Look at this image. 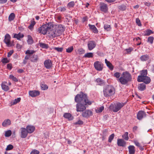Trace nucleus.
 I'll use <instances>...</instances> for the list:
<instances>
[{
    "mask_svg": "<svg viewBox=\"0 0 154 154\" xmlns=\"http://www.w3.org/2000/svg\"><path fill=\"white\" fill-rule=\"evenodd\" d=\"M17 72L20 73H22L24 72V70L23 69H19L17 70Z\"/></svg>",
    "mask_w": 154,
    "mask_h": 154,
    "instance_id": "nucleus-63",
    "label": "nucleus"
},
{
    "mask_svg": "<svg viewBox=\"0 0 154 154\" xmlns=\"http://www.w3.org/2000/svg\"><path fill=\"white\" fill-rule=\"evenodd\" d=\"M88 49L91 50L95 47L96 44L94 41H90L88 42Z\"/></svg>",
    "mask_w": 154,
    "mask_h": 154,
    "instance_id": "nucleus-17",
    "label": "nucleus"
},
{
    "mask_svg": "<svg viewBox=\"0 0 154 154\" xmlns=\"http://www.w3.org/2000/svg\"><path fill=\"white\" fill-rule=\"evenodd\" d=\"M21 100L20 97L17 98V99H15L13 102V105H14L19 102Z\"/></svg>",
    "mask_w": 154,
    "mask_h": 154,
    "instance_id": "nucleus-44",
    "label": "nucleus"
},
{
    "mask_svg": "<svg viewBox=\"0 0 154 154\" xmlns=\"http://www.w3.org/2000/svg\"><path fill=\"white\" fill-rule=\"evenodd\" d=\"M132 80V77L131 75L127 72H123L121 75V76L118 79V81L121 83L123 85H125L128 84Z\"/></svg>",
    "mask_w": 154,
    "mask_h": 154,
    "instance_id": "nucleus-2",
    "label": "nucleus"
},
{
    "mask_svg": "<svg viewBox=\"0 0 154 154\" xmlns=\"http://www.w3.org/2000/svg\"><path fill=\"white\" fill-rule=\"evenodd\" d=\"M121 75V74L119 72H116L114 74V76L117 78H119Z\"/></svg>",
    "mask_w": 154,
    "mask_h": 154,
    "instance_id": "nucleus-50",
    "label": "nucleus"
},
{
    "mask_svg": "<svg viewBox=\"0 0 154 154\" xmlns=\"http://www.w3.org/2000/svg\"><path fill=\"white\" fill-rule=\"evenodd\" d=\"M126 7L125 6L123 5H121L119 6V8L120 10H121L122 11H124L126 9Z\"/></svg>",
    "mask_w": 154,
    "mask_h": 154,
    "instance_id": "nucleus-54",
    "label": "nucleus"
},
{
    "mask_svg": "<svg viewBox=\"0 0 154 154\" xmlns=\"http://www.w3.org/2000/svg\"><path fill=\"white\" fill-rule=\"evenodd\" d=\"M21 130V137L22 138H26L28 133L26 128H22L20 129Z\"/></svg>",
    "mask_w": 154,
    "mask_h": 154,
    "instance_id": "nucleus-13",
    "label": "nucleus"
},
{
    "mask_svg": "<svg viewBox=\"0 0 154 154\" xmlns=\"http://www.w3.org/2000/svg\"><path fill=\"white\" fill-rule=\"evenodd\" d=\"M53 49L57 51V52H62L63 50V48L62 47H54Z\"/></svg>",
    "mask_w": 154,
    "mask_h": 154,
    "instance_id": "nucleus-38",
    "label": "nucleus"
},
{
    "mask_svg": "<svg viewBox=\"0 0 154 154\" xmlns=\"http://www.w3.org/2000/svg\"><path fill=\"white\" fill-rule=\"evenodd\" d=\"M105 62L108 67H112V64L106 59H105Z\"/></svg>",
    "mask_w": 154,
    "mask_h": 154,
    "instance_id": "nucleus-45",
    "label": "nucleus"
},
{
    "mask_svg": "<svg viewBox=\"0 0 154 154\" xmlns=\"http://www.w3.org/2000/svg\"><path fill=\"white\" fill-rule=\"evenodd\" d=\"M23 34L20 32L18 34H15L14 35V38H17L18 40H20V38H23Z\"/></svg>",
    "mask_w": 154,
    "mask_h": 154,
    "instance_id": "nucleus-23",
    "label": "nucleus"
},
{
    "mask_svg": "<svg viewBox=\"0 0 154 154\" xmlns=\"http://www.w3.org/2000/svg\"><path fill=\"white\" fill-rule=\"evenodd\" d=\"M13 51L11 50V51H10L8 53L7 57H10L11 55L13 54Z\"/></svg>",
    "mask_w": 154,
    "mask_h": 154,
    "instance_id": "nucleus-59",
    "label": "nucleus"
},
{
    "mask_svg": "<svg viewBox=\"0 0 154 154\" xmlns=\"http://www.w3.org/2000/svg\"><path fill=\"white\" fill-rule=\"evenodd\" d=\"M93 56V54L92 53H86L84 56V57L87 58H91Z\"/></svg>",
    "mask_w": 154,
    "mask_h": 154,
    "instance_id": "nucleus-31",
    "label": "nucleus"
},
{
    "mask_svg": "<svg viewBox=\"0 0 154 154\" xmlns=\"http://www.w3.org/2000/svg\"><path fill=\"white\" fill-rule=\"evenodd\" d=\"M104 107L103 106H101L99 108H98L96 110V112L97 113L101 112L103 110Z\"/></svg>",
    "mask_w": 154,
    "mask_h": 154,
    "instance_id": "nucleus-47",
    "label": "nucleus"
},
{
    "mask_svg": "<svg viewBox=\"0 0 154 154\" xmlns=\"http://www.w3.org/2000/svg\"><path fill=\"white\" fill-rule=\"evenodd\" d=\"M117 144L119 146L124 147L126 145V142L124 140L122 139H117Z\"/></svg>",
    "mask_w": 154,
    "mask_h": 154,
    "instance_id": "nucleus-15",
    "label": "nucleus"
},
{
    "mask_svg": "<svg viewBox=\"0 0 154 154\" xmlns=\"http://www.w3.org/2000/svg\"><path fill=\"white\" fill-rule=\"evenodd\" d=\"M114 136L115 134L114 133L110 135L109 137L108 140V142L109 143L111 142L114 139Z\"/></svg>",
    "mask_w": 154,
    "mask_h": 154,
    "instance_id": "nucleus-41",
    "label": "nucleus"
},
{
    "mask_svg": "<svg viewBox=\"0 0 154 154\" xmlns=\"http://www.w3.org/2000/svg\"><path fill=\"white\" fill-rule=\"evenodd\" d=\"M96 82L97 83L98 85H101L104 83L103 80H102L100 78H98L96 79Z\"/></svg>",
    "mask_w": 154,
    "mask_h": 154,
    "instance_id": "nucleus-29",
    "label": "nucleus"
},
{
    "mask_svg": "<svg viewBox=\"0 0 154 154\" xmlns=\"http://www.w3.org/2000/svg\"><path fill=\"white\" fill-rule=\"evenodd\" d=\"M2 62L3 63H7L8 62H9V60L6 58H4L2 60Z\"/></svg>",
    "mask_w": 154,
    "mask_h": 154,
    "instance_id": "nucleus-58",
    "label": "nucleus"
},
{
    "mask_svg": "<svg viewBox=\"0 0 154 154\" xmlns=\"http://www.w3.org/2000/svg\"><path fill=\"white\" fill-rule=\"evenodd\" d=\"M35 51L33 50H28L26 51V54H32L35 52Z\"/></svg>",
    "mask_w": 154,
    "mask_h": 154,
    "instance_id": "nucleus-53",
    "label": "nucleus"
},
{
    "mask_svg": "<svg viewBox=\"0 0 154 154\" xmlns=\"http://www.w3.org/2000/svg\"><path fill=\"white\" fill-rule=\"evenodd\" d=\"M128 133L125 132L124 134L122 135V137L125 140H128L129 139L128 137Z\"/></svg>",
    "mask_w": 154,
    "mask_h": 154,
    "instance_id": "nucleus-37",
    "label": "nucleus"
},
{
    "mask_svg": "<svg viewBox=\"0 0 154 154\" xmlns=\"http://www.w3.org/2000/svg\"><path fill=\"white\" fill-rule=\"evenodd\" d=\"M2 89L5 91H7L10 89L9 87L7 85V83L6 82H3L1 84Z\"/></svg>",
    "mask_w": 154,
    "mask_h": 154,
    "instance_id": "nucleus-14",
    "label": "nucleus"
},
{
    "mask_svg": "<svg viewBox=\"0 0 154 154\" xmlns=\"http://www.w3.org/2000/svg\"><path fill=\"white\" fill-rule=\"evenodd\" d=\"M134 143L136 146H137L138 147L140 146V143L139 142H137V141H135L134 142Z\"/></svg>",
    "mask_w": 154,
    "mask_h": 154,
    "instance_id": "nucleus-62",
    "label": "nucleus"
},
{
    "mask_svg": "<svg viewBox=\"0 0 154 154\" xmlns=\"http://www.w3.org/2000/svg\"><path fill=\"white\" fill-rule=\"evenodd\" d=\"M94 67H103V64L101 62L99 61H97L94 62Z\"/></svg>",
    "mask_w": 154,
    "mask_h": 154,
    "instance_id": "nucleus-24",
    "label": "nucleus"
},
{
    "mask_svg": "<svg viewBox=\"0 0 154 154\" xmlns=\"http://www.w3.org/2000/svg\"><path fill=\"white\" fill-rule=\"evenodd\" d=\"M35 129L34 126L28 125L26 127V129L29 133H31L34 131Z\"/></svg>",
    "mask_w": 154,
    "mask_h": 154,
    "instance_id": "nucleus-18",
    "label": "nucleus"
},
{
    "mask_svg": "<svg viewBox=\"0 0 154 154\" xmlns=\"http://www.w3.org/2000/svg\"><path fill=\"white\" fill-rule=\"evenodd\" d=\"M29 94L31 97H35L40 94V92L37 91H31L29 92Z\"/></svg>",
    "mask_w": 154,
    "mask_h": 154,
    "instance_id": "nucleus-16",
    "label": "nucleus"
},
{
    "mask_svg": "<svg viewBox=\"0 0 154 154\" xmlns=\"http://www.w3.org/2000/svg\"><path fill=\"white\" fill-rule=\"evenodd\" d=\"M136 23L139 26H141V24L140 22V20L138 18H136Z\"/></svg>",
    "mask_w": 154,
    "mask_h": 154,
    "instance_id": "nucleus-56",
    "label": "nucleus"
},
{
    "mask_svg": "<svg viewBox=\"0 0 154 154\" xmlns=\"http://www.w3.org/2000/svg\"><path fill=\"white\" fill-rule=\"evenodd\" d=\"M49 34L50 36L53 38L57 37L60 35L54 26L53 27L49 30Z\"/></svg>",
    "mask_w": 154,
    "mask_h": 154,
    "instance_id": "nucleus-7",
    "label": "nucleus"
},
{
    "mask_svg": "<svg viewBox=\"0 0 154 154\" xmlns=\"http://www.w3.org/2000/svg\"><path fill=\"white\" fill-rule=\"evenodd\" d=\"M141 75H139L138 76H142V77H145L147 76V71L146 69L143 70L141 72Z\"/></svg>",
    "mask_w": 154,
    "mask_h": 154,
    "instance_id": "nucleus-30",
    "label": "nucleus"
},
{
    "mask_svg": "<svg viewBox=\"0 0 154 154\" xmlns=\"http://www.w3.org/2000/svg\"><path fill=\"white\" fill-rule=\"evenodd\" d=\"M11 38L10 35L8 34H6L5 35L4 41L8 47H10L11 46Z\"/></svg>",
    "mask_w": 154,
    "mask_h": 154,
    "instance_id": "nucleus-8",
    "label": "nucleus"
},
{
    "mask_svg": "<svg viewBox=\"0 0 154 154\" xmlns=\"http://www.w3.org/2000/svg\"><path fill=\"white\" fill-rule=\"evenodd\" d=\"M38 60V56L36 55H34L33 56L31 57V60L33 62H36Z\"/></svg>",
    "mask_w": 154,
    "mask_h": 154,
    "instance_id": "nucleus-32",
    "label": "nucleus"
},
{
    "mask_svg": "<svg viewBox=\"0 0 154 154\" xmlns=\"http://www.w3.org/2000/svg\"><path fill=\"white\" fill-rule=\"evenodd\" d=\"M27 42L29 44H31L33 43V40L32 37L30 35L28 36Z\"/></svg>",
    "mask_w": 154,
    "mask_h": 154,
    "instance_id": "nucleus-33",
    "label": "nucleus"
},
{
    "mask_svg": "<svg viewBox=\"0 0 154 154\" xmlns=\"http://www.w3.org/2000/svg\"><path fill=\"white\" fill-rule=\"evenodd\" d=\"M125 105L123 103L118 102L116 103L111 104L109 106V109L114 112H117Z\"/></svg>",
    "mask_w": 154,
    "mask_h": 154,
    "instance_id": "nucleus-5",
    "label": "nucleus"
},
{
    "mask_svg": "<svg viewBox=\"0 0 154 154\" xmlns=\"http://www.w3.org/2000/svg\"><path fill=\"white\" fill-rule=\"evenodd\" d=\"M83 124V122L81 120H79L78 122L74 123L75 125H82Z\"/></svg>",
    "mask_w": 154,
    "mask_h": 154,
    "instance_id": "nucleus-55",
    "label": "nucleus"
},
{
    "mask_svg": "<svg viewBox=\"0 0 154 154\" xmlns=\"http://www.w3.org/2000/svg\"><path fill=\"white\" fill-rule=\"evenodd\" d=\"M90 28L92 30L93 32L94 33H97L98 31L94 25L89 24Z\"/></svg>",
    "mask_w": 154,
    "mask_h": 154,
    "instance_id": "nucleus-25",
    "label": "nucleus"
},
{
    "mask_svg": "<svg viewBox=\"0 0 154 154\" xmlns=\"http://www.w3.org/2000/svg\"><path fill=\"white\" fill-rule=\"evenodd\" d=\"M15 17V14L14 13H11L9 16L8 20L9 21H11L13 20Z\"/></svg>",
    "mask_w": 154,
    "mask_h": 154,
    "instance_id": "nucleus-34",
    "label": "nucleus"
},
{
    "mask_svg": "<svg viewBox=\"0 0 154 154\" xmlns=\"http://www.w3.org/2000/svg\"><path fill=\"white\" fill-rule=\"evenodd\" d=\"M9 78L10 79H12L13 81L14 82H17L18 81V80L17 78L12 75H10Z\"/></svg>",
    "mask_w": 154,
    "mask_h": 154,
    "instance_id": "nucleus-42",
    "label": "nucleus"
},
{
    "mask_svg": "<svg viewBox=\"0 0 154 154\" xmlns=\"http://www.w3.org/2000/svg\"><path fill=\"white\" fill-rule=\"evenodd\" d=\"M104 96L105 97L111 96L115 93V89L111 85H107L105 87L103 90Z\"/></svg>",
    "mask_w": 154,
    "mask_h": 154,
    "instance_id": "nucleus-4",
    "label": "nucleus"
},
{
    "mask_svg": "<svg viewBox=\"0 0 154 154\" xmlns=\"http://www.w3.org/2000/svg\"><path fill=\"white\" fill-rule=\"evenodd\" d=\"M154 38L152 36H150L148 37L147 39V42L152 44L153 43Z\"/></svg>",
    "mask_w": 154,
    "mask_h": 154,
    "instance_id": "nucleus-39",
    "label": "nucleus"
},
{
    "mask_svg": "<svg viewBox=\"0 0 154 154\" xmlns=\"http://www.w3.org/2000/svg\"><path fill=\"white\" fill-rule=\"evenodd\" d=\"M144 4L146 6H149L150 5L151 3L149 2H145Z\"/></svg>",
    "mask_w": 154,
    "mask_h": 154,
    "instance_id": "nucleus-64",
    "label": "nucleus"
},
{
    "mask_svg": "<svg viewBox=\"0 0 154 154\" xmlns=\"http://www.w3.org/2000/svg\"><path fill=\"white\" fill-rule=\"evenodd\" d=\"M75 5V3L74 2H71L69 3L67 5L68 8L73 7Z\"/></svg>",
    "mask_w": 154,
    "mask_h": 154,
    "instance_id": "nucleus-40",
    "label": "nucleus"
},
{
    "mask_svg": "<svg viewBox=\"0 0 154 154\" xmlns=\"http://www.w3.org/2000/svg\"><path fill=\"white\" fill-rule=\"evenodd\" d=\"M75 100L78 103L76 105V110L77 112H83L86 109V105H90L91 101L88 100L86 94L81 92L75 97Z\"/></svg>",
    "mask_w": 154,
    "mask_h": 154,
    "instance_id": "nucleus-1",
    "label": "nucleus"
},
{
    "mask_svg": "<svg viewBox=\"0 0 154 154\" xmlns=\"http://www.w3.org/2000/svg\"><path fill=\"white\" fill-rule=\"evenodd\" d=\"M73 50V46H71L66 49V52L67 53H71Z\"/></svg>",
    "mask_w": 154,
    "mask_h": 154,
    "instance_id": "nucleus-48",
    "label": "nucleus"
},
{
    "mask_svg": "<svg viewBox=\"0 0 154 154\" xmlns=\"http://www.w3.org/2000/svg\"><path fill=\"white\" fill-rule=\"evenodd\" d=\"M11 131L8 130L5 132V135L6 137H9L11 136Z\"/></svg>",
    "mask_w": 154,
    "mask_h": 154,
    "instance_id": "nucleus-36",
    "label": "nucleus"
},
{
    "mask_svg": "<svg viewBox=\"0 0 154 154\" xmlns=\"http://www.w3.org/2000/svg\"><path fill=\"white\" fill-rule=\"evenodd\" d=\"M13 148V146L11 144L8 145L6 148L7 150H9L12 149Z\"/></svg>",
    "mask_w": 154,
    "mask_h": 154,
    "instance_id": "nucleus-52",
    "label": "nucleus"
},
{
    "mask_svg": "<svg viewBox=\"0 0 154 154\" xmlns=\"http://www.w3.org/2000/svg\"><path fill=\"white\" fill-rule=\"evenodd\" d=\"M41 87L42 90H46L48 88V86L45 84H42L41 85Z\"/></svg>",
    "mask_w": 154,
    "mask_h": 154,
    "instance_id": "nucleus-46",
    "label": "nucleus"
},
{
    "mask_svg": "<svg viewBox=\"0 0 154 154\" xmlns=\"http://www.w3.org/2000/svg\"><path fill=\"white\" fill-rule=\"evenodd\" d=\"M92 115V112L90 110H87L82 112V116L86 118H88Z\"/></svg>",
    "mask_w": 154,
    "mask_h": 154,
    "instance_id": "nucleus-9",
    "label": "nucleus"
},
{
    "mask_svg": "<svg viewBox=\"0 0 154 154\" xmlns=\"http://www.w3.org/2000/svg\"><path fill=\"white\" fill-rule=\"evenodd\" d=\"M138 88L139 90L143 91L146 89V85L143 83L140 84L138 85Z\"/></svg>",
    "mask_w": 154,
    "mask_h": 154,
    "instance_id": "nucleus-22",
    "label": "nucleus"
},
{
    "mask_svg": "<svg viewBox=\"0 0 154 154\" xmlns=\"http://www.w3.org/2000/svg\"><path fill=\"white\" fill-rule=\"evenodd\" d=\"M44 64L45 67H51L52 66V61L49 59L45 60Z\"/></svg>",
    "mask_w": 154,
    "mask_h": 154,
    "instance_id": "nucleus-19",
    "label": "nucleus"
},
{
    "mask_svg": "<svg viewBox=\"0 0 154 154\" xmlns=\"http://www.w3.org/2000/svg\"><path fill=\"white\" fill-rule=\"evenodd\" d=\"M100 10L104 12H107L108 10V8L106 4L101 2L100 4Z\"/></svg>",
    "mask_w": 154,
    "mask_h": 154,
    "instance_id": "nucleus-12",
    "label": "nucleus"
},
{
    "mask_svg": "<svg viewBox=\"0 0 154 154\" xmlns=\"http://www.w3.org/2000/svg\"><path fill=\"white\" fill-rule=\"evenodd\" d=\"M132 50V49L130 48L128 49H126L125 50L126 52L128 54L130 53Z\"/></svg>",
    "mask_w": 154,
    "mask_h": 154,
    "instance_id": "nucleus-61",
    "label": "nucleus"
},
{
    "mask_svg": "<svg viewBox=\"0 0 154 154\" xmlns=\"http://www.w3.org/2000/svg\"><path fill=\"white\" fill-rule=\"evenodd\" d=\"M39 153V152L38 150L34 149L31 152L30 154H38Z\"/></svg>",
    "mask_w": 154,
    "mask_h": 154,
    "instance_id": "nucleus-49",
    "label": "nucleus"
},
{
    "mask_svg": "<svg viewBox=\"0 0 154 154\" xmlns=\"http://www.w3.org/2000/svg\"><path fill=\"white\" fill-rule=\"evenodd\" d=\"M137 80L138 82H143L145 84H148L150 82L151 79L149 77L147 76L145 77L138 76Z\"/></svg>",
    "mask_w": 154,
    "mask_h": 154,
    "instance_id": "nucleus-6",
    "label": "nucleus"
},
{
    "mask_svg": "<svg viewBox=\"0 0 154 154\" xmlns=\"http://www.w3.org/2000/svg\"><path fill=\"white\" fill-rule=\"evenodd\" d=\"M40 46L43 48H48V45H47L43 43H40Z\"/></svg>",
    "mask_w": 154,
    "mask_h": 154,
    "instance_id": "nucleus-51",
    "label": "nucleus"
},
{
    "mask_svg": "<svg viewBox=\"0 0 154 154\" xmlns=\"http://www.w3.org/2000/svg\"><path fill=\"white\" fill-rule=\"evenodd\" d=\"M35 22L34 21H32L31 24L28 26L29 28L31 30H32L33 29V26L35 25Z\"/></svg>",
    "mask_w": 154,
    "mask_h": 154,
    "instance_id": "nucleus-43",
    "label": "nucleus"
},
{
    "mask_svg": "<svg viewBox=\"0 0 154 154\" xmlns=\"http://www.w3.org/2000/svg\"><path fill=\"white\" fill-rule=\"evenodd\" d=\"M63 116L65 118L69 120H71L72 119L71 115L69 113H65L63 115Z\"/></svg>",
    "mask_w": 154,
    "mask_h": 154,
    "instance_id": "nucleus-27",
    "label": "nucleus"
},
{
    "mask_svg": "<svg viewBox=\"0 0 154 154\" xmlns=\"http://www.w3.org/2000/svg\"><path fill=\"white\" fill-rule=\"evenodd\" d=\"M79 53L80 54H82L85 53V51L83 49H80L78 50Z\"/></svg>",
    "mask_w": 154,
    "mask_h": 154,
    "instance_id": "nucleus-57",
    "label": "nucleus"
},
{
    "mask_svg": "<svg viewBox=\"0 0 154 154\" xmlns=\"http://www.w3.org/2000/svg\"><path fill=\"white\" fill-rule=\"evenodd\" d=\"M128 151L130 154H134L135 152V147L133 145H130L128 147Z\"/></svg>",
    "mask_w": 154,
    "mask_h": 154,
    "instance_id": "nucleus-20",
    "label": "nucleus"
},
{
    "mask_svg": "<svg viewBox=\"0 0 154 154\" xmlns=\"http://www.w3.org/2000/svg\"><path fill=\"white\" fill-rule=\"evenodd\" d=\"M11 124V121L9 119L5 120L2 123V125L4 127H7Z\"/></svg>",
    "mask_w": 154,
    "mask_h": 154,
    "instance_id": "nucleus-21",
    "label": "nucleus"
},
{
    "mask_svg": "<svg viewBox=\"0 0 154 154\" xmlns=\"http://www.w3.org/2000/svg\"><path fill=\"white\" fill-rule=\"evenodd\" d=\"M53 27V25L51 23L42 25L38 28L37 32L38 33H41L42 34L45 35L47 34L49 30Z\"/></svg>",
    "mask_w": 154,
    "mask_h": 154,
    "instance_id": "nucleus-3",
    "label": "nucleus"
},
{
    "mask_svg": "<svg viewBox=\"0 0 154 154\" xmlns=\"http://www.w3.org/2000/svg\"><path fill=\"white\" fill-rule=\"evenodd\" d=\"M55 29L57 31L58 33L60 35L63 33L64 30V28L61 25H60L58 26H54Z\"/></svg>",
    "mask_w": 154,
    "mask_h": 154,
    "instance_id": "nucleus-11",
    "label": "nucleus"
},
{
    "mask_svg": "<svg viewBox=\"0 0 154 154\" xmlns=\"http://www.w3.org/2000/svg\"><path fill=\"white\" fill-rule=\"evenodd\" d=\"M104 29L107 31H110L111 29L110 25L107 24H105L104 25Z\"/></svg>",
    "mask_w": 154,
    "mask_h": 154,
    "instance_id": "nucleus-35",
    "label": "nucleus"
},
{
    "mask_svg": "<svg viewBox=\"0 0 154 154\" xmlns=\"http://www.w3.org/2000/svg\"><path fill=\"white\" fill-rule=\"evenodd\" d=\"M153 32H152L151 30L147 29L144 31V34L143 36H149L152 34H153Z\"/></svg>",
    "mask_w": 154,
    "mask_h": 154,
    "instance_id": "nucleus-26",
    "label": "nucleus"
},
{
    "mask_svg": "<svg viewBox=\"0 0 154 154\" xmlns=\"http://www.w3.org/2000/svg\"><path fill=\"white\" fill-rule=\"evenodd\" d=\"M59 9L61 11H65L66 10V8L65 7H60Z\"/></svg>",
    "mask_w": 154,
    "mask_h": 154,
    "instance_id": "nucleus-60",
    "label": "nucleus"
},
{
    "mask_svg": "<svg viewBox=\"0 0 154 154\" xmlns=\"http://www.w3.org/2000/svg\"><path fill=\"white\" fill-rule=\"evenodd\" d=\"M149 57L147 54L143 55L140 58V59L142 61H146L149 59Z\"/></svg>",
    "mask_w": 154,
    "mask_h": 154,
    "instance_id": "nucleus-28",
    "label": "nucleus"
},
{
    "mask_svg": "<svg viewBox=\"0 0 154 154\" xmlns=\"http://www.w3.org/2000/svg\"><path fill=\"white\" fill-rule=\"evenodd\" d=\"M146 113L145 112L143 111H140L138 112L137 118L139 120H141L143 117L146 116Z\"/></svg>",
    "mask_w": 154,
    "mask_h": 154,
    "instance_id": "nucleus-10",
    "label": "nucleus"
}]
</instances>
